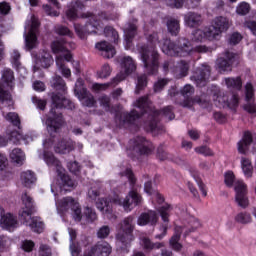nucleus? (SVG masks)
Wrapping results in <instances>:
<instances>
[{
  "instance_id": "1",
  "label": "nucleus",
  "mask_w": 256,
  "mask_h": 256,
  "mask_svg": "<svg viewBox=\"0 0 256 256\" xmlns=\"http://www.w3.org/2000/svg\"><path fill=\"white\" fill-rule=\"evenodd\" d=\"M231 27V22L225 17H217L212 25L204 30L198 29L192 33V46L187 45V40L182 39L180 46H175L171 40H164L159 42L163 53L165 55H176L177 57H187L191 51H198V53H207V47L199 46L197 43L203 41H215L221 37V33L227 31Z\"/></svg>"
},
{
  "instance_id": "2",
  "label": "nucleus",
  "mask_w": 256,
  "mask_h": 256,
  "mask_svg": "<svg viewBox=\"0 0 256 256\" xmlns=\"http://www.w3.org/2000/svg\"><path fill=\"white\" fill-rule=\"evenodd\" d=\"M71 49H75V44L73 42H65L64 39L55 40L51 44V50L55 55H60L56 57V65L63 77H71V69L65 66V61L72 62V67L75 69L76 75L81 73V68L79 61L72 60L73 55H71Z\"/></svg>"
},
{
  "instance_id": "3",
  "label": "nucleus",
  "mask_w": 256,
  "mask_h": 256,
  "mask_svg": "<svg viewBox=\"0 0 256 256\" xmlns=\"http://www.w3.org/2000/svg\"><path fill=\"white\" fill-rule=\"evenodd\" d=\"M143 203V198L137 191L132 190L128 193L124 201L122 202L121 199H119V195L114 194V196L110 199L109 202L104 199H98L96 202V207L106 215L107 218H109V215H111V209H113V205H122L124 211H131L137 207V205H141Z\"/></svg>"
},
{
  "instance_id": "4",
  "label": "nucleus",
  "mask_w": 256,
  "mask_h": 256,
  "mask_svg": "<svg viewBox=\"0 0 256 256\" xmlns=\"http://www.w3.org/2000/svg\"><path fill=\"white\" fill-rule=\"evenodd\" d=\"M22 208L19 212V219L23 225H28L34 233H43L45 226L39 218L31 217L33 213V201L27 194L22 195Z\"/></svg>"
},
{
  "instance_id": "5",
  "label": "nucleus",
  "mask_w": 256,
  "mask_h": 256,
  "mask_svg": "<svg viewBox=\"0 0 256 256\" xmlns=\"http://www.w3.org/2000/svg\"><path fill=\"white\" fill-rule=\"evenodd\" d=\"M43 159L50 169L58 173V177H60V193H63V191H71V189L75 187V182L71 180L69 175L65 174V169L61 167V163L59 162V160L55 159V156H53V154H51L50 152H47V150L44 151Z\"/></svg>"
},
{
  "instance_id": "6",
  "label": "nucleus",
  "mask_w": 256,
  "mask_h": 256,
  "mask_svg": "<svg viewBox=\"0 0 256 256\" xmlns=\"http://www.w3.org/2000/svg\"><path fill=\"white\" fill-rule=\"evenodd\" d=\"M224 183L226 187H233L235 191V201L239 207H249V197H247V184L243 180H236L235 173L229 170L224 173Z\"/></svg>"
},
{
  "instance_id": "7",
  "label": "nucleus",
  "mask_w": 256,
  "mask_h": 256,
  "mask_svg": "<svg viewBox=\"0 0 256 256\" xmlns=\"http://www.w3.org/2000/svg\"><path fill=\"white\" fill-rule=\"evenodd\" d=\"M24 39L26 49H35L39 45L37 41V31L39 29V20L35 15L31 14L28 16V19L25 24Z\"/></svg>"
},
{
  "instance_id": "8",
  "label": "nucleus",
  "mask_w": 256,
  "mask_h": 256,
  "mask_svg": "<svg viewBox=\"0 0 256 256\" xmlns=\"http://www.w3.org/2000/svg\"><path fill=\"white\" fill-rule=\"evenodd\" d=\"M55 195L56 199V208L57 212L61 217L71 209L72 211V217L76 221H81L83 219V215L81 214V207L79 206V202L75 201L71 197L63 198L62 200H57V194Z\"/></svg>"
},
{
  "instance_id": "9",
  "label": "nucleus",
  "mask_w": 256,
  "mask_h": 256,
  "mask_svg": "<svg viewBox=\"0 0 256 256\" xmlns=\"http://www.w3.org/2000/svg\"><path fill=\"white\" fill-rule=\"evenodd\" d=\"M199 227H201V222H199L197 218L190 216L187 220V225L184 228H177L176 234L170 239V246L172 247V249H174V251H181V249H183V245L179 243V231L187 236L189 235V233H195V231L199 229Z\"/></svg>"
},
{
  "instance_id": "10",
  "label": "nucleus",
  "mask_w": 256,
  "mask_h": 256,
  "mask_svg": "<svg viewBox=\"0 0 256 256\" xmlns=\"http://www.w3.org/2000/svg\"><path fill=\"white\" fill-rule=\"evenodd\" d=\"M140 55L144 67H146V69H148V71H151L152 73L153 71H156L159 65V63L157 62L159 59V55L157 54V52L150 48H142Z\"/></svg>"
},
{
  "instance_id": "11",
  "label": "nucleus",
  "mask_w": 256,
  "mask_h": 256,
  "mask_svg": "<svg viewBox=\"0 0 256 256\" xmlns=\"http://www.w3.org/2000/svg\"><path fill=\"white\" fill-rule=\"evenodd\" d=\"M9 141H13L14 143H21V141H23V143L27 145V143H31V141H33V137L29 135L24 136L23 133H21V130H15L12 132L8 130L6 136L0 135V147H5Z\"/></svg>"
},
{
  "instance_id": "12",
  "label": "nucleus",
  "mask_w": 256,
  "mask_h": 256,
  "mask_svg": "<svg viewBox=\"0 0 256 256\" xmlns=\"http://www.w3.org/2000/svg\"><path fill=\"white\" fill-rule=\"evenodd\" d=\"M74 93L85 107H93L95 105L93 95L87 92V89L83 86V80L81 78H79L75 84Z\"/></svg>"
},
{
  "instance_id": "13",
  "label": "nucleus",
  "mask_w": 256,
  "mask_h": 256,
  "mask_svg": "<svg viewBox=\"0 0 256 256\" xmlns=\"http://www.w3.org/2000/svg\"><path fill=\"white\" fill-rule=\"evenodd\" d=\"M85 17H90L89 23L85 27L80 25H75V31L80 39H85L86 33H101V25L97 24V16H91V14L86 15Z\"/></svg>"
},
{
  "instance_id": "14",
  "label": "nucleus",
  "mask_w": 256,
  "mask_h": 256,
  "mask_svg": "<svg viewBox=\"0 0 256 256\" xmlns=\"http://www.w3.org/2000/svg\"><path fill=\"white\" fill-rule=\"evenodd\" d=\"M43 123L47 125V131L50 135L57 133L60 127L63 125V117L60 114H57L55 108H52L50 111V117L42 118Z\"/></svg>"
},
{
  "instance_id": "15",
  "label": "nucleus",
  "mask_w": 256,
  "mask_h": 256,
  "mask_svg": "<svg viewBox=\"0 0 256 256\" xmlns=\"http://www.w3.org/2000/svg\"><path fill=\"white\" fill-rule=\"evenodd\" d=\"M133 218H128L124 220L122 224V229L120 233L117 235V245L121 247L125 245V243H131L133 241V236L131 235V231H133Z\"/></svg>"
},
{
  "instance_id": "16",
  "label": "nucleus",
  "mask_w": 256,
  "mask_h": 256,
  "mask_svg": "<svg viewBox=\"0 0 256 256\" xmlns=\"http://www.w3.org/2000/svg\"><path fill=\"white\" fill-rule=\"evenodd\" d=\"M32 59L34 61V71L37 69H47L53 65V57L45 50L38 54H32Z\"/></svg>"
},
{
  "instance_id": "17",
  "label": "nucleus",
  "mask_w": 256,
  "mask_h": 256,
  "mask_svg": "<svg viewBox=\"0 0 256 256\" xmlns=\"http://www.w3.org/2000/svg\"><path fill=\"white\" fill-rule=\"evenodd\" d=\"M121 69V72L115 77V81L117 83L125 80L128 75H131V73L135 71L136 66L135 62L133 61V58L129 56L124 57L121 62Z\"/></svg>"
},
{
  "instance_id": "18",
  "label": "nucleus",
  "mask_w": 256,
  "mask_h": 256,
  "mask_svg": "<svg viewBox=\"0 0 256 256\" xmlns=\"http://www.w3.org/2000/svg\"><path fill=\"white\" fill-rule=\"evenodd\" d=\"M0 225L2 229H6V231H15L17 227H19V223H17V219L12 216L10 213L5 214V210L0 206Z\"/></svg>"
},
{
  "instance_id": "19",
  "label": "nucleus",
  "mask_w": 256,
  "mask_h": 256,
  "mask_svg": "<svg viewBox=\"0 0 256 256\" xmlns=\"http://www.w3.org/2000/svg\"><path fill=\"white\" fill-rule=\"evenodd\" d=\"M111 245L107 242H99L89 252L84 253V256H109L111 255Z\"/></svg>"
},
{
  "instance_id": "20",
  "label": "nucleus",
  "mask_w": 256,
  "mask_h": 256,
  "mask_svg": "<svg viewBox=\"0 0 256 256\" xmlns=\"http://www.w3.org/2000/svg\"><path fill=\"white\" fill-rule=\"evenodd\" d=\"M214 103L216 107H229L230 109H233L239 104V98L237 96H232V99L229 102L227 101V96L220 94L214 97Z\"/></svg>"
},
{
  "instance_id": "21",
  "label": "nucleus",
  "mask_w": 256,
  "mask_h": 256,
  "mask_svg": "<svg viewBox=\"0 0 256 256\" xmlns=\"http://www.w3.org/2000/svg\"><path fill=\"white\" fill-rule=\"evenodd\" d=\"M201 0H165L169 7H174L175 9H181V7H187L191 9L197 7Z\"/></svg>"
},
{
  "instance_id": "22",
  "label": "nucleus",
  "mask_w": 256,
  "mask_h": 256,
  "mask_svg": "<svg viewBox=\"0 0 256 256\" xmlns=\"http://www.w3.org/2000/svg\"><path fill=\"white\" fill-rule=\"evenodd\" d=\"M158 220L159 216H157V213L155 211H149L148 213H143L139 216L138 225H140V227H143L147 224L155 225Z\"/></svg>"
},
{
  "instance_id": "23",
  "label": "nucleus",
  "mask_w": 256,
  "mask_h": 256,
  "mask_svg": "<svg viewBox=\"0 0 256 256\" xmlns=\"http://www.w3.org/2000/svg\"><path fill=\"white\" fill-rule=\"evenodd\" d=\"M96 49H98V51H101L102 57H106V59H111L115 57V48L105 41L97 43Z\"/></svg>"
},
{
  "instance_id": "24",
  "label": "nucleus",
  "mask_w": 256,
  "mask_h": 256,
  "mask_svg": "<svg viewBox=\"0 0 256 256\" xmlns=\"http://www.w3.org/2000/svg\"><path fill=\"white\" fill-rule=\"evenodd\" d=\"M52 102L56 109H63V107L64 109H73L74 107L71 100L65 98L63 94L53 96Z\"/></svg>"
},
{
  "instance_id": "25",
  "label": "nucleus",
  "mask_w": 256,
  "mask_h": 256,
  "mask_svg": "<svg viewBox=\"0 0 256 256\" xmlns=\"http://www.w3.org/2000/svg\"><path fill=\"white\" fill-rule=\"evenodd\" d=\"M15 81V76L13 75V71L11 69H4L1 77V85L2 87H6V89H13V85Z\"/></svg>"
},
{
  "instance_id": "26",
  "label": "nucleus",
  "mask_w": 256,
  "mask_h": 256,
  "mask_svg": "<svg viewBox=\"0 0 256 256\" xmlns=\"http://www.w3.org/2000/svg\"><path fill=\"white\" fill-rule=\"evenodd\" d=\"M225 57L226 59L219 58L217 65L220 71H231V64L235 61V54L227 52Z\"/></svg>"
},
{
  "instance_id": "27",
  "label": "nucleus",
  "mask_w": 256,
  "mask_h": 256,
  "mask_svg": "<svg viewBox=\"0 0 256 256\" xmlns=\"http://www.w3.org/2000/svg\"><path fill=\"white\" fill-rule=\"evenodd\" d=\"M253 142V135L251 132H246L243 138L238 142V152L245 155L249 151V145Z\"/></svg>"
},
{
  "instance_id": "28",
  "label": "nucleus",
  "mask_w": 256,
  "mask_h": 256,
  "mask_svg": "<svg viewBox=\"0 0 256 256\" xmlns=\"http://www.w3.org/2000/svg\"><path fill=\"white\" fill-rule=\"evenodd\" d=\"M136 149L139 151L140 155H151L153 153V144L145 138H140L137 141Z\"/></svg>"
},
{
  "instance_id": "29",
  "label": "nucleus",
  "mask_w": 256,
  "mask_h": 256,
  "mask_svg": "<svg viewBox=\"0 0 256 256\" xmlns=\"http://www.w3.org/2000/svg\"><path fill=\"white\" fill-rule=\"evenodd\" d=\"M144 191L145 193H147V195H151L153 201H157L159 205H162L164 203L165 198H163V196L159 192L153 189L152 183L150 181L145 182Z\"/></svg>"
},
{
  "instance_id": "30",
  "label": "nucleus",
  "mask_w": 256,
  "mask_h": 256,
  "mask_svg": "<svg viewBox=\"0 0 256 256\" xmlns=\"http://www.w3.org/2000/svg\"><path fill=\"white\" fill-rule=\"evenodd\" d=\"M54 151L56 153H61L65 155L67 153H71L73 151V141L72 140H62L56 144L54 147Z\"/></svg>"
},
{
  "instance_id": "31",
  "label": "nucleus",
  "mask_w": 256,
  "mask_h": 256,
  "mask_svg": "<svg viewBox=\"0 0 256 256\" xmlns=\"http://www.w3.org/2000/svg\"><path fill=\"white\" fill-rule=\"evenodd\" d=\"M20 181L24 187H31L37 178L35 177V173L31 172V170L23 171L20 174Z\"/></svg>"
},
{
  "instance_id": "32",
  "label": "nucleus",
  "mask_w": 256,
  "mask_h": 256,
  "mask_svg": "<svg viewBox=\"0 0 256 256\" xmlns=\"http://www.w3.org/2000/svg\"><path fill=\"white\" fill-rule=\"evenodd\" d=\"M240 163L244 177H246V179H251V177H253V163H251V160L242 157Z\"/></svg>"
},
{
  "instance_id": "33",
  "label": "nucleus",
  "mask_w": 256,
  "mask_h": 256,
  "mask_svg": "<svg viewBox=\"0 0 256 256\" xmlns=\"http://www.w3.org/2000/svg\"><path fill=\"white\" fill-rule=\"evenodd\" d=\"M48 2L51 3L52 6H43L45 13L48 14L50 17H59V9H61V7L59 6V2H57V0H48Z\"/></svg>"
},
{
  "instance_id": "34",
  "label": "nucleus",
  "mask_w": 256,
  "mask_h": 256,
  "mask_svg": "<svg viewBox=\"0 0 256 256\" xmlns=\"http://www.w3.org/2000/svg\"><path fill=\"white\" fill-rule=\"evenodd\" d=\"M10 159L12 163L17 165H23L25 162V153L19 148L13 149L10 153Z\"/></svg>"
},
{
  "instance_id": "35",
  "label": "nucleus",
  "mask_w": 256,
  "mask_h": 256,
  "mask_svg": "<svg viewBox=\"0 0 256 256\" xmlns=\"http://www.w3.org/2000/svg\"><path fill=\"white\" fill-rule=\"evenodd\" d=\"M201 22V15L195 13H188L185 16V23L188 27H196Z\"/></svg>"
},
{
  "instance_id": "36",
  "label": "nucleus",
  "mask_w": 256,
  "mask_h": 256,
  "mask_svg": "<svg viewBox=\"0 0 256 256\" xmlns=\"http://www.w3.org/2000/svg\"><path fill=\"white\" fill-rule=\"evenodd\" d=\"M172 207L169 204H164L159 208V213L164 223H169V215H171Z\"/></svg>"
},
{
  "instance_id": "37",
  "label": "nucleus",
  "mask_w": 256,
  "mask_h": 256,
  "mask_svg": "<svg viewBox=\"0 0 256 256\" xmlns=\"http://www.w3.org/2000/svg\"><path fill=\"white\" fill-rule=\"evenodd\" d=\"M51 85L52 87H54V89L61 91V93H65V91H67L65 81H63V78H61L60 76H56L55 78H53L51 81Z\"/></svg>"
},
{
  "instance_id": "38",
  "label": "nucleus",
  "mask_w": 256,
  "mask_h": 256,
  "mask_svg": "<svg viewBox=\"0 0 256 256\" xmlns=\"http://www.w3.org/2000/svg\"><path fill=\"white\" fill-rule=\"evenodd\" d=\"M68 233H69V236H70L71 255L72 256H79V253H80L81 250L79 249V247H77V246H75V244H73V239H75V237H77V233L73 229H69Z\"/></svg>"
},
{
  "instance_id": "39",
  "label": "nucleus",
  "mask_w": 256,
  "mask_h": 256,
  "mask_svg": "<svg viewBox=\"0 0 256 256\" xmlns=\"http://www.w3.org/2000/svg\"><path fill=\"white\" fill-rule=\"evenodd\" d=\"M141 245L146 249V251H153V249H161V247H163V243L153 244L148 238H143L141 240Z\"/></svg>"
},
{
  "instance_id": "40",
  "label": "nucleus",
  "mask_w": 256,
  "mask_h": 256,
  "mask_svg": "<svg viewBox=\"0 0 256 256\" xmlns=\"http://www.w3.org/2000/svg\"><path fill=\"white\" fill-rule=\"evenodd\" d=\"M235 221H237V223H242V225H247V223H251V221H253V218L250 213L241 212L236 215Z\"/></svg>"
},
{
  "instance_id": "41",
  "label": "nucleus",
  "mask_w": 256,
  "mask_h": 256,
  "mask_svg": "<svg viewBox=\"0 0 256 256\" xmlns=\"http://www.w3.org/2000/svg\"><path fill=\"white\" fill-rule=\"evenodd\" d=\"M0 101L2 103V107H11L13 105V100L11 99V94L6 91L1 90L0 88Z\"/></svg>"
},
{
  "instance_id": "42",
  "label": "nucleus",
  "mask_w": 256,
  "mask_h": 256,
  "mask_svg": "<svg viewBox=\"0 0 256 256\" xmlns=\"http://www.w3.org/2000/svg\"><path fill=\"white\" fill-rule=\"evenodd\" d=\"M137 27L132 24H128L126 28L124 29V35H125V41L126 43H130L131 39L135 37V31Z\"/></svg>"
},
{
  "instance_id": "43",
  "label": "nucleus",
  "mask_w": 256,
  "mask_h": 256,
  "mask_svg": "<svg viewBox=\"0 0 256 256\" xmlns=\"http://www.w3.org/2000/svg\"><path fill=\"white\" fill-rule=\"evenodd\" d=\"M167 27L171 35H177V33H179V21L175 19H170L167 22Z\"/></svg>"
},
{
  "instance_id": "44",
  "label": "nucleus",
  "mask_w": 256,
  "mask_h": 256,
  "mask_svg": "<svg viewBox=\"0 0 256 256\" xmlns=\"http://www.w3.org/2000/svg\"><path fill=\"white\" fill-rule=\"evenodd\" d=\"M225 82L229 89H241V78H227Z\"/></svg>"
},
{
  "instance_id": "45",
  "label": "nucleus",
  "mask_w": 256,
  "mask_h": 256,
  "mask_svg": "<svg viewBox=\"0 0 256 256\" xmlns=\"http://www.w3.org/2000/svg\"><path fill=\"white\" fill-rule=\"evenodd\" d=\"M104 34L106 35V37H110L111 41H117V39H119V34L117 33V31H115V29H113V27H106L104 29Z\"/></svg>"
},
{
  "instance_id": "46",
  "label": "nucleus",
  "mask_w": 256,
  "mask_h": 256,
  "mask_svg": "<svg viewBox=\"0 0 256 256\" xmlns=\"http://www.w3.org/2000/svg\"><path fill=\"white\" fill-rule=\"evenodd\" d=\"M66 17L70 21H75V19H77V17H79V7H77V8H75V7L69 8L66 11Z\"/></svg>"
},
{
  "instance_id": "47",
  "label": "nucleus",
  "mask_w": 256,
  "mask_h": 256,
  "mask_svg": "<svg viewBox=\"0 0 256 256\" xmlns=\"http://www.w3.org/2000/svg\"><path fill=\"white\" fill-rule=\"evenodd\" d=\"M195 151L196 153H199V155H204L205 157L213 156V150L207 146L197 147L195 148Z\"/></svg>"
},
{
  "instance_id": "48",
  "label": "nucleus",
  "mask_w": 256,
  "mask_h": 256,
  "mask_svg": "<svg viewBox=\"0 0 256 256\" xmlns=\"http://www.w3.org/2000/svg\"><path fill=\"white\" fill-rule=\"evenodd\" d=\"M111 75V67L108 64L102 66L101 70L98 72V77L100 79H105Z\"/></svg>"
},
{
  "instance_id": "49",
  "label": "nucleus",
  "mask_w": 256,
  "mask_h": 256,
  "mask_svg": "<svg viewBox=\"0 0 256 256\" xmlns=\"http://www.w3.org/2000/svg\"><path fill=\"white\" fill-rule=\"evenodd\" d=\"M194 170H191L190 173L192 175V177H194L202 195L204 197H207V189H205V184H203V181H201V179H199L198 177H196V175L193 173Z\"/></svg>"
},
{
  "instance_id": "50",
  "label": "nucleus",
  "mask_w": 256,
  "mask_h": 256,
  "mask_svg": "<svg viewBox=\"0 0 256 256\" xmlns=\"http://www.w3.org/2000/svg\"><path fill=\"white\" fill-rule=\"evenodd\" d=\"M135 107H137L139 111H141V109H147V107H149V100L147 97L140 98L135 102Z\"/></svg>"
},
{
  "instance_id": "51",
  "label": "nucleus",
  "mask_w": 256,
  "mask_h": 256,
  "mask_svg": "<svg viewBox=\"0 0 256 256\" xmlns=\"http://www.w3.org/2000/svg\"><path fill=\"white\" fill-rule=\"evenodd\" d=\"M160 115L165 117L168 121H173V119H175V114H173V111L169 106L164 108V110L160 112Z\"/></svg>"
},
{
  "instance_id": "52",
  "label": "nucleus",
  "mask_w": 256,
  "mask_h": 256,
  "mask_svg": "<svg viewBox=\"0 0 256 256\" xmlns=\"http://www.w3.org/2000/svg\"><path fill=\"white\" fill-rule=\"evenodd\" d=\"M4 117L7 121H10V123H13L16 127L19 125V115H17V113L10 112L4 115Z\"/></svg>"
},
{
  "instance_id": "53",
  "label": "nucleus",
  "mask_w": 256,
  "mask_h": 256,
  "mask_svg": "<svg viewBox=\"0 0 256 256\" xmlns=\"http://www.w3.org/2000/svg\"><path fill=\"white\" fill-rule=\"evenodd\" d=\"M253 85L247 83L245 86V99L246 101H253Z\"/></svg>"
},
{
  "instance_id": "54",
  "label": "nucleus",
  "mask_w": 256,
  "mask_h": 256,
  "mask_svg": "<svg viewBox=\"0 0 256 256\" xmlns=\"http://www.w3.org/2000/svg\"><path fill=\"white\" fill-rule=\"evenodd\" d=\"M236 13L238 15H247L249 13V5L245 2L240 3L236 9Z\"/></svg>"
},
{
  "instance_id": "55",
  "label": "nucleus",
  "mask_w": 256,
  "mask_h": 256,
  "mask_svg": "<svg viewBox=\"0 0 256 256\" xmlns=\"http://www.w3.org/2000/svg\"><path fill=\"white\" fill-rule=\"evenodd\" d=\"M33 247H35V243H33V241L31 240H25L22 242L21 245V248L23 249V251H26V253L33 251Z\"/></svg>"
},
{
  "instance_id": "56",
  "label": "nucleus",
  "mask_w": 256,
  "mask_h": 256,
  "mask_svg": "<svg viewBox=\"0 0 256 256\" xmlns=\"http://www.w3.org/2000/svg\"><path fill=\"white\" fill-rule=\"evenodd\" d=\"M85 217L87 221H95L97 219V213H95L91 208L87 207L85 209Z\"/></svg>"
},
{
  "instance_id": "57",
  "label": "nucleus",
  "mask_w": 256,
  "mask_h": 256,
  "mask_svg": "<svg viewBox=\"0 0 256 256\" xmlns=\"http://www.w3.org/2000/svg\"><path fill=\"white\" fill-rule=\"evenodd\" d=\"M109 233H111V230L107 226H103L98 230V237L99 239H105V237H109Z\"/></svg>"
},
{
  "instance_id": "58",
  "label": "nucleus",
  "mask_w": 256,
  "mask_h": 256,
  "mask_svg": "<svg viewBox=\"0 0 256 256\" xmlns=\"http://www.w3.org/2000/svg\"><path fill=\"white\" fill-rule=\"evenodd\" d=\"M121 177L122 179L129 181L131 184L135 183V177H133V172H131V169H126V172L122 173Z\"/></svg>"
},
{
  "instance_id": "59",
  "label": "nucleus",
  "mask_w": 256,
  "mask_h": 256,
  "mask_svg": "<svg viewBox=\"0 0 256 256\" xmlns=\"http://www.w3.org/2000/svg\"><path fill=\"white\" fill-rule=\"evenodd\" d=\"M56 33H58V35H68L69 37H71V32L69 31V28H67V27L58 26L56 28Z\"/></svg>"
},
{
  "instance_id": "60",
  "label": "nucleus",
  "mask_w": 256,
  "mask_h": 256,
  "mask_svg": "<svg viewBox=\"0 0 256 256\" xmlns=\"http://www.w3.org/2000/svg\"><path fill=\"white\" fill-rule=\"evenodd\" d=\"M165 85H167V80L165 79L159 80L154 84V91L156 92L161 91L163 87H165Z\"/></svg>"
},
{
  "instance_id": "61",
  "label": "nucleus",
  "mask_w": 256,
  "mask_h": 256,
  "mask_svg": "<svg viewBox=\"0 0 256 256\" xmlns=\"http://www.w3.org/2000/svg\"><path fill=\"white\" fill-rule=\"evenodd\" d=\"M34 105H37L38 109H41L43 111V109H45V105H47V102L45 100H41L38 98H33L32 99Z\"/></svg>"
},
{
  "instance_id": "62",
  "label": "nucleus",
  "mask_w": 256,
  "mask_h": 256,
  "mask_svg": "<svg viewBox=\"0 0 256 256\" xmlns=\"http://www.w3.org/2000/svg\"><path fill=\"white\" fill-rule=\"evenodd\" d=\"M241 39H242L241 34L234 33L230 37V43H231V45H237V43H239V41H241Z\"/></svg>"
},
{
  "instance_id": "63",
  "label": "nucleus",
  "mask_w": 256,
  "mask_h": 256,
  "mask_svg": "<svg viewBox=\"0 0 256 256\" xmlns=\"http://www.w3.org/2000/svg\"><path fill=\"white\" fill-rule=\"evenodd\" d=\"M40 255L41 256H51V248L47 245H42L40 247Z\"/></svg>"
},
{
  "instance_id": "64",
  "label": "nucleus",
  "mask_w": 256,
  "mask_h": 256,
  "mask_svg": "<svg viewBox=\"0 0 256 256\" xmlns=\"http://www.w3.org/2000/svg\"><path fill=\"white\" fill-rule=\"evenodd\" d=\"M245 27L249 28L251 33H253V35H256V22L255 21L246 22Z\"/></svg>"
}]
</instances>
